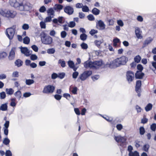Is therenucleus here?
<instances>
[{"mask_svg":"<svg viewBox=\"0 0 156 156\" xmlns=\"http://www.w3.org/2000/svg\"><path fill=\"white\" fill-rule=\"evenodd\" d=\"M9 3L11 6L21 11H28L31 9L33 6L28 2L24 4L23 2H19L17 0H9Z\"/></svg>","mask_w":156,"mask_h":156,"instance_id":"f257e3e1","label":"nucleus"},{"mask_svg":"<svg viewBox=\"0 0 156 156\" xmlns=\"http://www.w3.org/2000/svg\"><path fill=\"white\" fill-rule=\"evenodd\" d=\"M128 61V58L124 56H122L117 58L111 62L109 64V66L111 68H115L121 65H125Z\"/></svg>","mask_w":156,"mask_h":156,"instance_id":"f03ea898","label":"nucleus"},{"mask_svg":"<svg viewBox=\"0 0 156 156\" xmlns=\"http://www.w3.org/2000/svg\"><path fill=\"white\" fill-rule=\"evenodd\" d=\"M41 41L43 44L46 45L51 44L53 42L52 38L44 32L40 34Z\"/></svg>","mask_w":156,"mask_h":156,"instance_id":"7ed1b4c3","label":"nucleus"},{"mask_svg":"<svg viewBox=\"0 0 156 156\" xmlns=\"http://www.w3.org/2000/svg\"><path fill=\"white\" fill-rule=\"evenodd\" d=\"M55 87L52 85H48L45 86L43 90V92L44 94H52L55 90Z\"/></svg>","mask_w":156,"mask_h":156,"instance_id":"20e7f679","label":"nucleus"},{"mask_svg":"<svg viewBox=\"0 0 156 156\" xmlns=\"http://www.w3.org/2000/svg\"><path fill=\"white\" fill-rule=\"evenodd\" d=\"M114 139L118 143H120V145L122 147H123L124 145H126V139L124 137L121 136H115Z\"/></svg>","mask_w":156,"mask_h":156,"instance_id":"39448f33","label":"nucleus"},{"mask_svg":"<svg viewBox=\"0 0 156 156\" xmlns=\"http://www.w3.org/2000/svg\"><path fill=\"white\" fill-rule=\"evenodd\" d=\"M92 72L91 71H84L82 74L80 76V79L82 81H84L87 79L91 76L92 74Z\"/></svg>","mask_w":156,"mask_h":156,"instance_id":"423d86ee","label":"nucleus"},{"mask_svg":"<svg viewBox=\"0 0 156 156\" xmlns=\"http://www.w3.org/2000/svg\"><path fill=\"white\" fill-rule=\"evenodd\" d=\"M15 32L14 29L12 28H10L6 29V34L8 38L11 40L13 38Z\"/></svg>","mask_w":156,"mask_h":156,"instance_id":"0eeeda50","label":"nucleus"},{"mask_svg":"<svg viewBox=\"0 0 156 156\" xmlns=\"http://www.w3.org/2000/svg\"><path fill=\"white\" fill-rule=\"evenodd\" d=\"M126 78L129 83L133 81L134 79V75L133 72L131 71H128L126 73Z\"/></svg>","mask_w":156,"mask_h":156,"instance_id":"6e6552de","label":"nucleus"},{"mask_svg":"<svg viewBox=\"0 0 156 156\" xmlns=\"http://www.w3.org/2000/svg\"><path fill=\"white\" fill-rule=\"evenodd\" d=\"M141 80H138L136 81L135 86V90L137 93V95L139 97L141 96Z\"/></svg>","mask_w":156,"mask_h":156,"instance_id":"1a4fd4ad","label":"nucleus"},{"mask_svg":"<svg viewBox=\"0 0 156 156\" xmlns=\"http://www.w3.org/2000/svg\"><path fill=\"white\" fill-rule=\"evenodd\" d=\"M64 12L69 15L72 14L74 12L73 8L69 5L66 6L64 8Z\"/></svg>","mask_w":156,"mask_h":156,"instance_id":"9d476101","label":"nucleus"},{"mask_svg":"<svg viewBox=\"0 0 156 156\" xmlns=\"http://www.w3.org/2000/svg\"><path fill=\"white\" fill-rule=\"evenodd\" d=\"M93 68L98 69L102 65L103 62L101 60L96 61L92 62Z\"/></svg>","mask_w":156,"mask_h":156,"instance_id":"9b49d317","label":"nucleus"},{"mask_svg":"<svg viewBox=\"0 0 156 156\" xmlns=\"http://www.w3.org/2000/svg\"><path fill=\"white\" fill-rule=\"evenodd\" d=\"M16 14V12L13 10H8L6 12V16L8 18H13Z\"/></svg>","mask_w":156,"mask_h":156,"instance_id":"f8f14e48","label":"nucleus"},{"mask_svg":"<svg viewBox=\"0 0 156 156\" xmlns=\"http://www.w3.org/2000/svg\"><path fill=\"white\" fill-rule=\"evenodd\" d=\"M16 48L13 47L11 49V50L10 51L8 56V58L10 60H12L15 57V51Z\"/></svg>","mask_w":156,"mask_h":156,"instance_id":"ddd939ff","label":"nucleus"},{"mask_svg":"<svg viewBox=\"0 0 156 156\" xmlns=\"http://www.w3.org/2000/svg\"><path fill=\"white\" fill-rule=\"evenodd\" d=\"M97 28L98 26L99 27V29L100 30H103L105 29V25L104 22L101 20H100L98 21V24L96 25Z\"/></svg>","mask_w":156,"mask_h":156,"instance_id":"4468645a","label":"nucleus"},{"mask_svg":"<svg viewBox=\"0 0 156 156\" xmlns=\"http://www.w3.org/2000/svg\"><path fill=\"white\" fill-rule=\"evenodd\" d=\"M22 53L24 54L26 56H29L30 55V51L27 47H22L21 49Z\"/></svg>","mask_w":156,"mask_h":156,"instance_id":"2eb2a0df","label":"nucleus"},{"mask_svg":"<svg viewBox=\"0 0 156 156\" xmlns=\"http://www.w3.org/2000/svg\"><path fill=\"white\" fill-rule=\"evenodd\" d=\"M144 75V73L137 71L135 74V77L137 79H142Z\"/></svg>","mask_w":156,"mask_h":156,"instance_id":"dca6fc26","label":"nucleus"},{"mask_svg":"<svg viewBox=\"0 0 156 156\" xmlns=\"http://www.w3.org/2000/svg\"><path fill=\"white\" fill-rule=\"evenodd\" d=\"M135 32L136 35L138 38L141 39L143 38V36L141 34L142 32L139 28H136Z\"/></svg>","mask_w":156,"mask_h":156,"instance_id":"f3484780","label":"nucleus"},{"mask_svg":"<svg viewBox=\"0 0 156 156\" xmlns=\"http://www.w3.org/2000/svg\"><path fill=\"white\" fill-rule=\"evenodd\" d=\"M63 6L62 5L59 4H55L53 7L54 10L57 12L60 11L62 9Z\"/></svg>","mask_w":156,"mask_h":156,"instance_id":"a211bd4d","label":"nucleus"},{"mask_svg":"<svg viewBox=\"0 0 156 156\" xmlns=\"http://www.w3.org/2000/svg\"><path fill=\"white\" fill-rule=\"evenodd\" d=\"M84 66L86 68H87L89 67L91 68H93V66L92 62H89L88 61H86L84 63Z\"/></svg>","mask_w":156,"mask_h":156,"instance_id":"6ab92c4d","label":"nucleus"},{"mask_svg":"<svg viewBox=\"0 0 156 156\" xmlns=\"http://www.w3.org/2000/svg\"><path fill=\"white\" fill-rule=\"evenodd\" d=\"M69 66L71 68L73 69V70L76 71L77 68L75 67L74 64L72 61H69L68 62Z\"/></svg>","mask_w":156,"mask_h":156,"instance_id":"aec40b11","label":"nucleus"},{"mask_svg":"<svg viewBox=\"0 0 156 156\" xmlns=\"http://www.w3.org/2000/svg\"><path fill=\"white\" fill-rule=\"evenodd\" d=\"M54 9L53 8H49L47 11L48 15L50 16H54L55 11Z\"/></svg>","mask_w":156,"mask_h":156,"instance_id":"412c9836","label":"nucleus"},{"mask_svg":"<svg viewBox=\"0 0 156 156\" xmlns=\"http://www.w3.org/2000/svg\"><path fill=\"white\" fill-rule=\"evenodd\" d=\"M23 62L20 59L16 60L15 62V65L18 67H20L21 66L23 65Z\"/></svg>","mask_w":156,"mask_h":156,"instance_id":"4be33fe9","label":"nucleus"},{"mask_svg":"<svg viewBox=\"0 0 156 156\" xmlns=\"http://www.w3.org/2000/svg\"><path fill=\"white\" fill-rule=\"evenodd\" d=\"M1 110L2 111H6L8 109V106L7 103L2 104L0 107Z\"/></svg>","mask_w":156,"mask_h":156,"instance_id":"5701e85b","label":"nucleus"},{"mask_svg":"<svg viewBox=\"0 0 156 156\" xmlns=\"http://www.w3.org/2000/svg\"><path fill=\"white\" fill-rule=\"evenodd\" d=\"M8 56L7 53L4 51H2L0 53V58L4 59L6 58Z\"/></svg>","mask_w":156,"mask_h":156,"instance_id":"b1692460","label":"nucleus"},{"mask_svg":"<svg viewBox=\"0 0 156 156\" xmlns=\"http://www.w3.org/2000/svg\"><path fill=\"white\" fill-rule=\"evenodd\" d=\"M152 40L150 39V40H146L144 42V43L142 48H144L145 47H146L147 45L149 44H150L152 41Z\"/></svg>","mask_w":156,"mask_h":156,"instance_id":"393cba45","label":"nucleus"},{"mask_svg":"<svg viewBox=\"0 0 156 156\" xmlns=\"http://www.w3.org/2000/svg\"><path fill=\"white\" fill-rule=\"evenodd\" d=\"M100 10L96 8H94L92 10V13L94 15H97L100 13Z\"/></svg>","mask_w":156,"mask_h":156,"instance_id":"a878e982","label":"nucleus"},{"mask_svg":"<svg viewBox=\"0 0 156 156\" xmlns=\"http://www.w3.org/2000/svg\"><path fill=\"white\" fill-rule=\"evenodd\" d=\"M14 95L17 98H18L19 99H20L21 98L22 94L20 90H17L15 93Z\"/></svg>","mask_w":156,"mask_h":156,"instance_id":"bb28decb","label":"nucleus"},{"mask_svg":"<svg viewBox=\"0 0 156 156\" xmlns=\"http://www.w3.org/2000/svg\"><path fill=\"white\" fill-rule=\"evenodd\" d=\"M129 156H140L139 153L136 151L134 152H129Z\"/></svg>","mask_w":156,"mask_h":156,"instance_id":"cd10ccee","label":"nucleus"},{"mask_svg":"<svg viewBox=\"0 0 156 156\" xmlns=\"http://www.w3.org/2000/svg\"><path fill=\"white\" fill-rule=\"evenodd\" d=\"M152 108V105L151 103H149L145 107V110L146 112L151 110Z\"/></svg>","mask_w":156,"mask_h":156,"instance_id":"c85d7f7f","label":"nucleus"},{"mask_svg":"<svg viewBox=\"0 0 156 156\" xmlns=\"http://www.w3.org/2000/svg\"><path fill=\"white\" fill-rule=\"evenodd\" d=\"M141 60V57L139 55L136 56L134 58V60L135 62L138 63Z\"/></svg>","mask_w":156,"mask_h":156,"instance_id":"c756f323","label":"nucleus"},{"mask_svg":"<svg viewBox=\"0 0 156 156\" xmlns=\"http://www.w3.org/2000/svg\"><path fill=\"white\" fill-rule=\"evenodd\" d=\"M30 42V38L26 36L23 39V42L24 44H28Z\"/></svg>","mask_w":156,"mask_h":156,"instance_id":"7c9ffc66","label":"nucleus"},{"mask_svg":"<svg viewBox=\"0 0 156 156\" xmlns=\"http://www.w3.org/2000/svg\"><path fill=\"white\" fill-rule=\"evenodd\" d=\"M80 37L81 40L83 41H84L86 40L87 37V36L85 33H83L80 35Z\"/></svg>","mask_w":156,"mask_h":156,"instance_id":"2f4dec72","label":"nucleus"},{"mask_svg":"<svg viewBox=\"0 0 156 156\" xmlns=\"http://www.w3.org/2000/svg\"><path fill=\"white\" fill-rule=\"evenodd\" d=\"M6 91L7 94L12 95L14 93V90L12 88L6 89Z\"/></svg>","mask_w":156,"mask_h":156,"instance_id":"473e14b6","label":"nucleus"},{"mask_svg":"<svg viewBox=\"0 0 156 156\" xmlns=\"http://www.w3.org/2000/svg\"><path fill=\"white\" fill-rule=\"evenodd\" d=\"M140 133L141 135H144L145 133V130L143 126H141L139 129Z\"/></svg>","mask_w":156,"mask_h":156,"instance_id":"72a5a7b5","label":"nucleus"},{"mask_svg":"<svg viewBox=\"0 0 156 156\" xmlns=\"http://www.w3.org/2000/svg\"><path fill=\"white\" fill-rule=\"evenodd\" d=\"M58 63L61 65V66L64 68L66 66V63L64 61L59 59L58 60Z\"/></svg>","mask_w":156,"mask_h":156,"instance_id":"f704fd0d","label":"nucleus"},{"mask_svg":"<svg viewBox=\"0 0 156 156\" xmlns=\"http://www.w3.org/2000/svg\"><path fill=\"white\" fill-rule=\"evenodd\" d=\"M150 147V146L148 144H145L144 145L143 147V150L144 151L146 152H148L149 149Z\"/></svg>","mask_w":156,"mask_h":156,"instance_id":"c9c22d12","label":"nucleus"},{"mask_svg":"<svg viewBox=\"0 0 156 156\" xmlns=\"http://www.w3.org/2000/svg\"><path fill=\"white\" fill-rule=\"evenodd\" d=\"M55 52V50L54 48H49L47 50V52L49 54H54Z\"/></svg>","mask_w":156,"mask_h":156,"instance_id":"e433bc0d","label":"nucleus"},{"mask_svg":"<svg viewBox=\"0 0 156 156\" xmlns=\"http://www.w3.org/2000/svg\"><path fill=\"white\" fill-rule=\"evenodd\" d=\"M10 141L7 138H5L4 139L3 141V143L5 145L9 144Z\"/></svg>","mask_w":156,"mask_h":156,"instance_id":"4c0bfd02","label":"nucleus"},{"mask_svg":"<svg viewBox=\"0 0 156 156\" xmlns=\"http://www.w3.org/2000/svg\"><path fill=\"white\" fill-rule=\"evenodd\" d=\"M120 42V40L118 38H115L113 40V45L115 46H116L117 44Z\"/></svg>","mask_w":156,"mask_h":156,"instance_id":"58836bf2","label":"nucleus"},{"mask_svg":"<svg viewBox=\"0 0 156 156\" xmlns=\"http://www.w3.org/2000/svg\"><path fill=\"white\" fill-rule=\"evenodd\" d=\"M34 81L33 80H26V83L27 85H30L33 84L34 83Z\"/></svg>","mask_w":156,"mask_h":156,"instance_id":"ea45409f","label":"nucleus"},{"mask_svg":"<svg viewBox=\"0 0 156 156\" xmlns=\"http://www.w3.org/2000/svg\"><path fill=\"white\" fill-rule=\"evenodd\" d=\"M150 128L152 131H155L156 129V124L154 123L152 124Z\"/></svg>","mask_w":156,"mask_h":156,"instance_id":"a19ab883","label":"nucleus"},{"mask_svg":"<svg viewBox=\"0 0 156 156\" xmlns=\"http://www.w3.org/2000/svg\"><path fill=\"white\" fill-rule=\"evenodd\" d=\"M82 10L83 12H88L89 11V9L87 6L85 5L82 7Z\"/></svg>","mask_w":156,"mask_h":156,"instance_id":"79ce46f5","label":"nucleus"},{"mask_svg":"<svg viewBox=\"0 0 156 156\" xmlns=\"http://www.w3.org/2000/svg\"><path fill=\"white\" fill-rule=\"evenodd\" d=\"M81 46L82 48L83 49H86L88 48L87 45L84 43H83L81 44Z\"/></svg>","mask_w":156,"mask_h":156,"instance_id":"37998d69","label":"nucleus"},{"mask_svg":"<svg viewBox=\"0 0 156 156\" xmlns=\"http://www.w3.org/2000/svg\"><path fill=\"white\" fill-rule=\"evenodd\" d=\"M98 31L97 30H95L94 29H91L90 31V34L92 35H94L95 34L98 33Z\"/></svg>","mask_w":156,"mask_h":156,"instance_id":"c03bdc74","label":"nucleus"},{"mask_svg":"<svg viewBox=\"0 0 156 156\" xmlns=\"http://www.w3.org/2000/svg\"><path fill=\"white\" fill-rule=\"evenodd\" d=\"M87 17L90 21H93L95 19L93 15L92 14H89L87 16Z\"/></svg>","mask_w":156,"mask_h":156,"instance_id":"a18cd8bd","label":"nucleus"},{"mask_svg":"<svg viewBox=\"0 0 156 156\" xmlns=\"http://www.w3.org/2000/svg\"><path fill=\"white\" fill-rule=\"evenodd\" d=\"M76 25V23L74 21H71L68 25L69 27L71 28L74 27Z\"/></svg>","mask_w":156,"mask_h":156,"instance_id":"49530a36","label":"nucleus"},{"mask_svg":"<svg viewBox=\"0 0 156 156\" xmlns=\"http://www.w3.org/2000/svg\"><path fill=\"white\" fill-rule=\"evenodd\" d=\"M44 22L41 21L40 22V26L41 28L45 29L46 28V24Z\"/></svg>","mask_w":156,"mask_h":156,"instance_id":"de8ad7c7","label":"nucleus"},{"mask_svg":"<svg viewBox=\"0 0 156 156\" xmlns=\"http://www.w3.org/2000/svg\"><path fill=\"white\" fill-rule=\"evenodd\" d=\"M65 76V73H58V77L61 79H63Z\"/></svg>","mask_w":156,"mask_h":156,"instance_id":"09e8293b","label":"nucleus"},{"mask_svg":"<svg viewBox=\"0 0 156 156\" xmlns=\"http://www.w3.org/2000/svg\"><path fill=\"white\" fill-rule=\"evenodd\" d=\"M51 18L52 17L50 16L47 17L44 20V22L46 23L51 22Z\"/></svg>","mask_w":156,"mask_h":156,"instance_id":"8fccbe9b","label":"nucleus"},{"mask_svg":"<svg viewBox=\"0 0 156 156\" xmlns=\"http://www.w3.org/2000/svg\"><path fill=\"white\" fill-rule=\"evenodd\" d=\"M37 58V56L35 54H32L30 56V59L32 60H35Z\"/></svg>","mask_w":156,"mask_h":156,"instance_id":"3c124183","label":"nucleus"},{"mask_svg":"<svg viewBox=\"0 0 156 156\" xmlns=\"http://www.w3.org/2000/svg\"><path fill=\"white\" fill-rule=\"evenodd\" d=\"M67 35L66 32L65 31H63L61 33V37L62 38H64L66 37Z\"/></svg>","mask_w":156,"mask_h":156,"instance_id":"603ef678","label":"nucleus"},{"mask_svg":"<svg viewBox=\"0 0 156 156\" xmlns=\"http://www.w3.org/2000/svg\"><path fill=\"white\" fill-rule=\"evenodd\" d=\"M137 69L139 70V71L141 72L143 69V67L140 64H138L137 66Z\"/></svg>","mask_w":156,"mask_h":156,"instance_id":"864d4df0","label":"nucleus"},{"mask_svg":"<svg viewBox=\"0 0 156 156\" xmlns=\"http://www.w3.org/2000/svg\"><path fill=\"white\" fill-rule=\"evenodd\" d=\"M0 98L1 99H4L6 97V94L4 92H2L0 94Z\"/></svg>","mask_w":156,"mask_h":156,"instance_id":"5fc2aeb1","label":"nucleus"},{"mask_svg":"<svg viewBox=\"0 0 156 156\" xmlns=\"http://www.w3.org/2000/svg\"><path fill=\"white\" fill-rule=\"evenodd\" d=\"M94 43L98 47L100 46V45L101 43V42L100 41L97 40H95L94 41Z\"/></svg>","mask_w":156,"mask_h":156,"instance_id":"6e6d98bb","label":"nucleus"},{"mask_svg":"<svg viewBox=\"0 0 156 156\" xmlns=\"http://www.w3.org/2000/svg\"><path fill=\"white\" fill-rule=\"evenodd\" d=\"M12 76L14 77H18L19 76V72L17 71L14 72L12 74Z\"/></svg>","mask_w":156,"mask_h":156,"instance_id":"4d7b16f0","label":"nucleus"},{"mask_svg":"<svg viewBox=\"0 0 156 156\" xmlns=\"http://www.w3.org/2000/svg\"><path fill=\"white\" fill-rule=\"evenodd\" d=\"M77 87H75L73 88L71 92L74 94H77Z\"/></svg>","mask_w":156,"mask_h":156,"instance_id":"13d9d810","label":"nucleus"},{"mask_svg":"<svg viewBox=\"0 0 156 156\" xmlns=\"http://www.w3.org/2000/svg\"><path fill=\"white\" fill-rule=\"evenodd\" d=\"M46 10V9L45 7L44 6H42L39 9V11L41 12H44Z\"/></svg>","mask_w":156,"mask_h":156,"instance_id":"bf43d9fd","label":"nucleus"},{"mask_svg":"<svg viewBox=\"0 0 156 156\" xmlns=\"http://www.w3.org/2000/svg\"><path fill=\"white\" fill-rule=\"evenodd\" d=\"M117 129L119 130H121L123 128V126L121 124H117L116 126Z\"/></svg>","mask_w":156,"mask_h":156,"instance_id":"052dcab7","label":"nucleus"},{"mask_svg":"<svg viewBox=\"0 0 156 156\" xmlns=\"http://www.w3.org/2000/svg\"><path fill=\"white\" fill-rule=\"evenodd\" d=\"M55 98L57 100H59L62 98V96L58 94H56L54 95Z\"/></svg>","mask_w":156,"mask_h":156,"instance_id":"680f3d73","label":"nucleus"},{"mask_svg":"<svg viewBox=\"0 0 156 156\" xmlns=\"http://www.w3.org/2000/svg\"><path fill=\"white\" fill-rule=\"evenodd\" d=\"M103 118L107 121L111 122L112 124H113L112 122V119L110 118L108 116H107Z\"/></svg>","mask_w":156,"mask_h":156,"instance_id":"e2e57ef3","label":"nucleus"},{"mask_svg":"<svg viewBox=\"0 0 156 156\" xmlns=\"http://www.w3.org/2000/svg\"><path fill=\"white\" fill-rule=\"evenodd\" d=\"M148 122V119L146 118V117H143V119H141V123L145 124L147 122Z\"/></svg>","mask_w":156,"mask_h":156,"instance_id":"0e129e2a","label":"nucleus"},{"mask_svg":"<svg viewBox=\"0 0 156 156\" xmlns=\"http://www.w3.org/2000/svg\"><path fill=\"white\" fill-rule=\"evenodd\" d=\"M51 78L53 79H55L58 77V75L55 73H53L51 75Z\"/></svg>","mask_w":156,"mask_h":156,"instance_id":"69168bd1","label":"nucleus"},{"mask_svg":"<svg viewBox=\"0 0 156 156\" xmlns=\"http://www.w3.org/2000/svg\"><path fill=\"white\" fill-rule=\"evenodd\" d=\"M29 28V25L27 24H24L22 26V28L25 30H28Z\"/></svg>","mask_w":156,"mask_h":156,"instance_id":"338daca9","label":"nucleus"},{"mask_svg":"<svg viewBox=\"0 0 156 156\" xmlns=\"http://www.w3.org/2000/svg\"><path fill=\"white\" fill-rule=\"evenodd\" d=\"M5 156H12V154L11 151L9 150H7L6 151L5 153Z\"/></svg>","mask_w":156,"mask_h":156,"instance_id":"774afa93","label":"nucleus"}]
</instances>
